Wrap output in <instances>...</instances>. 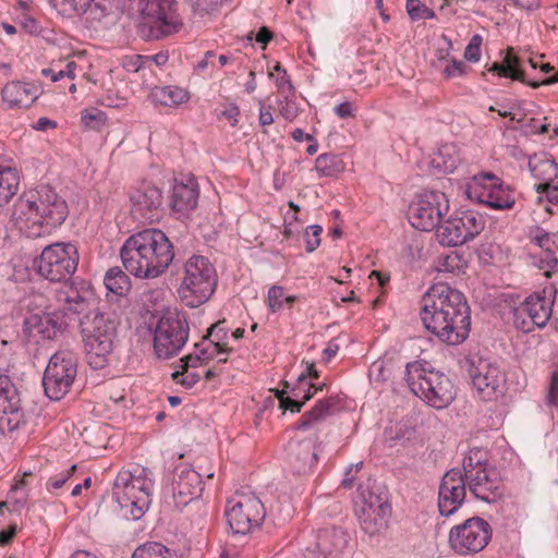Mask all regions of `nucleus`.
<instances>
[{"instance_id": "f257e3e1", "label": "nucleus", "mask_w": 558, "mask_h": 558, "mask_svg": "<svg viewBox=\"0 0 558 558\" xmlns=\"http://www.w3.org/2000/svg\"><path fill=\"white\" fill-rule=\"evenodd\" d=\"M425 329L447 345L463 343L471 331V310L462 292L449 284H433L421 299Z\"/></svg>"}, {"instance_id": "f03ea898", "label": "nucleus", "mask_w": 558, "mask_h": 558, "mask_svg": "<svg viewBox=\"0 0 558 558\" xmlns=\"http://www.w3.org/2000/svg\"><path fill=\"white\" fill-rule=\"evenodd\" d=\"M174 246L168 235L157 228H148L130 235L120 248L125 270L140 279H155L163 275L174 259Z\"/></svg>"}, {"instance_id": "7ed1b4c3", "label": "nucleus", "mask_w": 558, "mask_h": 558, "mask_svg": "<svg viewBox=\"0 0 558 558\" xmlns=\"http://www.w3.org/2000/svg\"><path fill=\"white\" fill-rule=\"evenodd\" d=\"M69 214L68 204L51 186L39 185L23 193L14 206V219L27 238L50 234Z\"/></svg>"}, {"instance_id": "20e7f679", "label": "nucleus", "mask_w": 558, "mask_h": 558, "mask_svg": "<svg viewBox=\"0 0 558 558\" xmlns=\"http://www.w3.org/2000/svg\"><path fill=\"white\" fill-rule=\"evenodd\" d=\"M462 472L470 493L478 500L494 504L505 493L499 472L489 464V452L475 447L470 449L462 461Z\"/></svg>"}, {"instance_id": "39448f33", "label": "nucleus", "mask_w": 558, "mask_h": 558, "mask_svg": "<svg viewBox=\"0 0 558 558\" xmlns=\"http://www.w3.org/2000/svg\"><path fill=\"white\" fill-rule=\"evenodd\" d=\"M81 335L88 365L102 369L109 364L117 340V323L95 312L80 318Z\"/></svg>"}, {"instance_id": "423d86ee", "label": "nucleus", "mask_w": 558, "mask_h": 558, "mask_svg": "<svg viewBox=\"0 0 558 558\" xmlns=\"http://www.w3.org/2000/svg\"><path fill=\"white\" fill-rule=\"evenodd\" d=\"M149 473L146 469H141L138 473L129 470L118 473L112 494L124 519L138 520L147 510L154 487Z\"/></svg>"}, {"instance_id": "0eeeda50", "label": "nucleus", "mask_w": 558, "mask_h": 558, "mask_svg": "<svg viewBox=\"0 0 558 558\" xmlns=\"http://www.w3.org/2000/svg\"><path fill=\"white\" fill-rule=\"evenodd\" d=\"M405 379L411 391L433 408L445 409L456 398V388L448 376L420 362L407 364Z\"/></svg>"}, {"instance_id": "6e6552de", "label": "nucleus", "mask_w": 558, "mask_h": 558, "mask_svg": "<svg viewBox=\"0 0 558 558\" xmlns=\"http://www.w3.org/2000/svg\"><path fill=\"white\" fill-rule=\"evenodd\" d=\"M216 286L217 272L208 258L193 255L185 262L178 292L186 306L195 308L207 302Z\"/></svg>"}, {"instance_id": "1a4fd4ad", "label": "nucleus", "mask_w": 558, "mask_h": 558, "mask_svg": "<svg viewBox=\"0 0 558 558\" xmlns=\"http://www.w3.org/2000/svg\"><path fill=\"white\" fill-rule=\"evenodd\" d=\"M190 335V325L185 314L177 310H167L159 317L155 329L153 345L158 359H170L185 345Z\"/></svg>"}, {"instance_id": "9d476101", "label": "nucleus", "mask_w": 558, "mask_h": 558, "mask_svg": "<svg viewBox=\"0 0 558 558\" xmlns=\"http://www.w3.org/2000/svg\"><path fill=\"white\" fill-rule=\"evenodd\" d=\"M78 252L74 244L58 242L46 246L34 260L38 275L51 282L66 281L76 271Z\"/></svg>"}, {"instance_id": "9b49d317", "label": "nucleus", "mask_w": 558, "mask_h": 558, "mask_svg": "<svg viewBox=\"0 0 558 558\" xmlns=\"http://www.w3.org/2000/svg\"><path fill=\"white\" fill-rule=\"evenodd\" d=\"M76 375V354L69 349L57 351L50 357L43 377L46 396L51 400H61L70 391Z\"/></svg>"}, {"instance_id": "f8f14e48", "label": "nucleus", "mask_w": 558, "mask_h": 558, "mask_svg": "<svg viewBox=\"0 0 558 558\" xmlns=\"http://www.w3.org/2000/svg\"><path fill=\"white\" fill-rule=\"evenodd\" d=\"M225 514L233 533L246 534L262 524L266 511L254 493H236L227 501Z\"/></svg>"}, {"instance_id": "ddd939ff", "label": "nucleus", "mask_w": 558, "mask_h": 558, "mask_svg": "<svg viewBox=\"0 0 558 558\" xmlns=\"http://www.w3.org/2000/svg\"><path fill=\"white\" fill-rule=\"evenodd\" d=\"M485 223L484 216L478 211L469 209L456 213L436 229V236L442 246H459L476 238Z\"/></svg>"}, {"instance_id": "4468645a", "label": "nucleus", "mask_w": 558, "mask_h": 558, "mask_svg": "<svg viewBox=\"0 0 558 558\" xmlns=\"http://www.w3.org/2000/svg\"><path fill=\"white\" fill-rule=\"evenodd\" d=\"M391 506L388 500L373 492H362L356 502L355 514L361 530L371 538L383 536L391 517Z\"/></svg>"}, {"instance_id": "2eb2a0df", "label": "nucleus", "mask_w": 558, "mask_h": 558, "mask_svg": "<svg viewBox=\"0 0 558 558\" xmlns=\"http://www.w3.org/2000/svg\"><path fill=\"white\" fill-rule=\"evenodd\" d=\"M130 10L147 19L155 37L168 36L179 32L182 26L175 13L173 0H129Z\"/></svg>"}, {"instance_id": "dca6fc26", "label": "nucleus", "mask_w": 558, "mask_h": 558, "mask_svg": "<svg viewBox=\"0 0 558 558\" xmlns=\"http://www.w3.org/2000/svg\"><path fill=\"white\" fill-rule=\"evenodd\" d=\"M490 537L489 523L480 517H472L451 527L449 545L458 555H474L488 545Z\"/></svg>"}, {"instance_id": "f3484780", "label": "nucleus", "mask_w": 558, "mask_h": 558, "mask_svg": "<svg viewBox=\"0 0 558 558\" xmlns=\"http://www.w3.org/2000/svg\"><path fill=\"white\" fill-rule=\"evenodd\" d=\"M448 210L449 201L445 193L425 191L410 205L408 218L415 229L428 232L440 226L439 222Z\"/></svg>"}, {"instance_id": "a211bd4d", "label": "nucleus", "mask_w": 558, "mask_h": 558, "mask_svg": "<svg viewBox=\"0 0 558 558\" xmlns=\"http://www.w3.org/2000/svg\"><path fill=\"white\" fill-rule=\"evenodd\" d=\"M468 195L498 210L511 209L515 204V196L510 186L490 173L475 177L474 182L468 187Z\"/></svg>"}, {"instance_id": "6ab92c4d", "label": "nucleus", "mask_w": 558, "mask_h": 558, "mask_svg": "<svg viewBox=\"0 0 558 558\" xmlns=\"http://www.w3.org/2000/svg\"><path fill=\"white\" fill-rule=\"evenodd\" d=\"M469 374L483 400H494L504 393L506 373L496 362L482 357L473 359Z\"/></svg>"}, {"instance_id": "aec40b11", "label": "nucleus", "mask_w": 558, "mask_h": 558, "mask_svg": "<svg viewBox=\"0 0 558 558\" xmlns=\"http://www.w3.org/2000/svg\"><path fill=\"white\" fill-rule=\"evenodd\" d=\"M25 424L19 389L10 376L0 374V433H13Z\"/></svg>"}, {"instance_id": "412c9836", "label": "nucleus", "mask_w": 558, "mask_h": 558, "mask_svg": "<svg viewBox=\"0 0 558 558\" xmlns=\"http://www.w3.org/2000/svg\"><path fill=\"white\" fill-rule=\"evenodd\" d=\"M57 311L62 313L70 322L88 315L93 303V290L89 284H64L56 291Z\"/></svg>"}, {"instance_id": "4be33fe9", "label": "nucleus", "mask_w": 558, "mask_h": 558, "mask_svg": "<svg viewBox=\"0 0 558 558\" xmlns=\"http://www.w3.org/2000/svg\"><path fill=\"white\" fill-rule=\"evenodd\" d=\"M466 487L462 470L453 468L445 473L438 489V509L442 517L453 514L462 506Z\"/></svg>"}, {"instance_id": "5701e85b", "label": "nucleus", "mask_w": 558, "mask_h": 558, "mask_svg": "<svg viewBox=\"0 0 558 558\" xmlns=\"http://www.w3.org/2000/svg\"><path fill=\"white\" fill-rule=\"evenodd\" d=\"M162 201L161 190L144 182L130 194L131 213L137 219L154 222L161 215Z\"/></svg>"}, {"instance_id": "b1692460", "label": "nucleus", "mask_w": 558, "mask_h": 558, "mask_svg": "<svg viewBox=\"0 0 558 558\" xmlns=\"http://www.w3.org/2000/svg\"><path fill=\"white\" fill-rule=\"evenodd\" d=\"M172 497L178 508L187 506L203 493L202 476L192 466L179 464L171 482Z\"/></svg>"}, {"instance_id": "393cba45", "label": "nucleus", "mask_w": 558, "mask_h": 558, "mask_svg": "<svg viewBox=\"0 0 558 558\" xmlns=\"http://www.w3.org/2000/svg\"><path fill=\"white\" fill-rule=\"evenodd\" d=\"M318 461V438H305L289 445V463L296 474L313 471Z\"/></svg>"}, {"instance_id": "a878e982", "label": "nucleus", "mask_w": 558, "mask_h": 558, "mask_svg": "<svg viewBox=\"0 0 558 558\" xmlns=\"http://www.w3.org/2000/svg\"><path fill=\"white\" fill-rule=\"evenodd\" d=\"M199 197L198 183L194 175L175 178L172 184L171 207L178 213H189L196 208Z\"/></svg>"}, {"instance_id": "bb28decb", "label": "nucleus", "mask_w": 558, "mask_h": 558, "mask_svg": "<svg viewBox=\"0 0 558 558\" xmlns=\"http://www.w3.org/2000/svg\"><path fill=\"white\" fill-rule=\"evenodd\" d=\"M317 547L323 555L330 558H341L352 549L348 532L340 527L320 530L317 535Z\"/></svg>"}, {"instance_id": "cd10ccee", "label": "nucleus", "mask_w": 558, "mask_h": 558, "mask_svg": "<svg viewBox=\"0 0 558 558\" xmlns=\"http://www.w3.org/2000/svg\"><path fill=\"white\" fill-rule=\"evenodd\" d=\"M322 389L323 386L315 387L306 380L305 374H300L296 385L291 389V396H287L286 390H277L276 396L279 399L280 408L294 413L300 412L303 404L308 401L316 391Z\"/></svg>"}, {"instance_id": "c85d7f7f", "label": "nucleus", "mask_w": 558, "mask_h": 558, "mask_svg": "<svg viewBox=\"0 0 558 558\" xmlns=\"http://www.w3.org/2000/svg\"><path fill=\"white\" fill-rule=\"evenodd\" d=\"M2 99L10 108H28L39 96L37 86L12 81L2 88Z\"/></svg>"}, {"instance_id": "c756f323", "label": "nucleus", "mask_w": 558, "mask_h": 558, "mask_svg": "<svg viewBox=\"0 0 558 558\" xmlns=\"http://www.w3.org/2000/svg\"><path fill=\"white\" fill-rule=\"evenodd\" d=\"M35 326L37 332L48 340H54L62 336L71 323L62 313L54 310L52 312H46L39 316H35Z\"/></svg>"}, {"instance_id": "7c9ffc66", "label": "nucleus", "mask_w": 558, "mask_h": 558, "mask_svg": "<svg viewBox=\"0 0 558 558\" xmlns=\"http://www.w3.org/2000/svg\"><path fill=\"white\" fill-rule=\"evenodd\" d=\"M529 170L539 183H551L558 177V166L547 153L541 151L529 157Z\"/></svg>"}, {"instance_id": "2f4dec72", "label": "nucleus", "mask_w": 558, "mask_h": 558, "mask_svg": "<svg viewBox=\"0 0 558 558\" xmlns=\"http://www.w3.org/2000/svg\"><path fill=\"white\" fill-rule=\"evenodd\" d=\"M104 0H49L50 4L63 16H78L99 10L105 12Z\"/></svg>"}, {"instance_id": "473e14b6", "label": "nucleus", "mask_w": 558, "mask_h": 558, "mask_svg": "<svg viewBox=\"0 0 558 558\" xmlns=\"http://www.w3.org/2000/svg\"><path fill=\"white\" fill-rule=\"evenodd\" d=\"M336 403L337 400L335 397L318 400L310 411L301 416L296 429L307 430L316 427L330 415L331 408L336 405Z\"/></svg>"}, {"instance_id": "72a5a7b5", "label": "nucleus", "mask_w": 558, "mask_h": 558, "mask_svg": "<svg viewBox=\"0 0 558 558\" xmlns=\"http://www.w3.org/2000/svg\"><path fill=\"white\" fill-rule=\"evenodd\" d=\"M521 304L530 312L533 320L536 322L537 328H543L547 325L553 313V300L534 294L527 296Z\"/></svg>"}, {"instance_id": "f704fd0d", "label": "nucleus", "mask_w": 558, "mask_h": 558, "mask_svg": "<svg viewBox=\"0 0 558 558\" xmlns=\"http://www.w3.org/2000/svg\"><path fill=\"white\" fill-rule=\"evenodd\" d=\"M20 187V174L16 168L0 159V207L5 206L16 195Z\"/></svg>"}, {"instance_id": "c9c22d12", "label": "nucleus", "mask_w": 558, "mask_h": 558, "mask_svg": "<svg viewBox=\"0 0 558 558\" xmlns=\"http://www.w3.org/2000/svg\"><path fill=\"white\" fill-rule=\"evenodd\" d=\"M489 72L497 73L501 77H510L527 84L524 78V72L520 69V60L518 57L508 53L504 63H493L488 69Z\"/></svg>"}, {"instance_id": "e433bc0d", "label": "nucleus", "mask_w": 558, "mask_h": 558, "mask_svg": "<svg viewBox=\"0 0 558 558\" xmlns=\"http://www.w3.org/2000/svg\"><path fill=\"white\" fill-rule=\"evenodd\" d=\"M153 95L158 102L168 107L179 106L186 102L190 98L186 89L172 85L157 87Z\"/></svg>"}, {"instance_id": "4c0bfd02", "label": "nucleus", "mask_w": 558, "mask_h": 558, "mask_svg": "<svg viewBox=\"0 0 558 558\" xmlns=\"http://www.w3.org/2000/svg\"><path fill=\"white\" fill-rule=\"evenodd\" d=\"M104 283L109 292L118 296L126 294L131 286L129 276L119 267H112L106 272Z\"/></svg>"}, {"instance_id": "58836bf2", "label": "nucleus", "mask_w": 558, "mask_h": 558, "mask_svg": "<svg viewBox=\"0 0 558 558\" xmlns=\"http://www.w3.org/2000/svg\"><path fill=\"white\" fill-rule=\"evenodd\" d=\"M344 168L342 158L336 154H322L315 160V169L319 177H336Z\"/></svg>"}, {"instance_id": "ea45409f", "label": "nucleus", "mask_w": 558, "mask_h": 558, "mask_svg": "<svg viewBox=\"0 0 558 558\" xmlns=\"http://www.w3.org/2000/svg\"><path fill=\"white\" fill-rule=\"evenodd\" d=\"M459 160L460 158L454 145L445 144L438 148L432 163L445 172H452L457 168Z\"/></svg>"}, {"instance_id": "a19ab883", "label": "nucleus", "mask_w": 558, "mask_h": 558, "mask_svg": "<svg viewBox=\"0 0 558 558\" xmlns=\"http://www.w3.org/2000/svg\"><path fill=\"white\" fill-rule=\"evenodd\" d=\"M132 558H178V555L161 543L148 542L140 545L133 551Z\"/></svg>"}, {"instance_id": "79ce46f5", "label": "nucleus", "mask_w": 558, "mask_h": 558, "mask_svg": "<svg viewBox=\"0 0 558 558\" xmlns=\"http://www.w3.org/2000/svg\"><path fill=\"white\" fill-rule=\"evenodd\" d=\"M195 349L203 355V361H210L221 354H229L232 352L231 348L225 347L220 343L216 345L215 341L207 338H203L202 341L196 343Z\"/></svg>"}, {"instance_id": "37998d69", "label": "nucleus", "mask_w": 558, "mask_h": 558, "mask_svg": "<svg viewBox=\"0 0 558 558\" xmlns=\"http://www.w3.org/2000/svg\"><path fill=\"white\" fill-rule=\"evenodd\" d=\"M513 324L517 329L525 333L531 332L537 328L536 322L533 320L530 312H527V310L522 304H519L513 310Z\"/></svg>"}, {"instance_id": "c03bdc74", "label": "nucleus", "mask_w": 558, "mask_h": 558, "mask_svg": "<svg viewBox=\"0 0 558 558\" xmlns=\"http://www.w3.org/2000/svg\"><path fill=\"white\" fill-rule=\"evenodd\" d=\"M405 8L413 21L432 20L436 16L435 12L422 3L421 0H407Z\"/></svg>"}, {"instance_id": "a18cd8bd", "label": "nucleus", "mask_w": 558, "mask_h": 558, "mask_svg": "<svg viewBox=\"0 0 558 558\" xmlns=\"http://www.w3.org/2000/svg\"><path fill=\"white\" fill-rule=\"evenodd\" d=\"M274 72L279 73V75L276 77V85H277L278 92L281 95H287V94L294 95L295 88H294L287 71L284 69H282L280 63H277L274 66V71L269 73V77H274Z\"/></svg>"}, {"instance_id": "49530a36", "label": "nucleus", "mask_w": 558, "mask_h": 558, "mask_svg": "<svg viewBox=\"0 0 558 558\" xmlns=\"http://www.w3.org/2000/svg\"><path fill=\"white\" fill-rule=\"evenodd\" d=\"M82 123L89 129H100L107 122V116L104 111L94 109L93 111L84 110L81 113Z\"/></svg>"}, {"instance_id": "de8ad7c7", "label": "nucleus", "mask_w": 558, "mask_h": 558, "mask_svg": "<svg viewBox=\"0 0 558 558\" xmlns=\"http://www.w3.org/2000/svg\"><path fill=\"white\" fill-rule=\"evenodd\" d=\"M228 332L229 329L226 326V320H219L208 328L207 335L204 338L215 341L216 345L220 343L228 347Z\"/></svg>"}, {"instance_id": "09e8293b", "label": "nucleus", "mask_w": 558, "mask_h": 558, "mask_svg": "<svg viewBox=\"0 0 558 558\" xmlns=\"http://www.w3.org/2000/svg\"><path fill=\"white\" fill-rule=\"evenodd\" d=\"M323 228L319 225L308 226L304 231L305 250L313 253L320 244Z\"/></svg>"}, {"instance_id": "8fccbe9b", "label": "nucleus", "mask_w": 558, "mask_h": 558, "mask_svg": "<svg viewBox=\"0 0 558 558\" xmlns=\"http://www.w3.org/2000/svg\"><path fill=\"white\" fill-rule=\"evenodd\" d=\"M293 96L291 94L283 95V99L278 104L279 112L287 121H293L299 114L298 105L292 99Z\"/></svg>"}, {"instance_id": "3c124183", "label": "nucleus", "mask_w": 558, "mask_h": 558, "mask_svg": "<svg viewBox=\"0 0 558 558\" xmlns=\"http://www.w3.org/2000/svg\"><path fill=\"white\" fill-rule=\"evenodd\" d=\"M268 307L270 312L276 313L280 311L284 303V290L281 286H271L267 295Z\"/></svg>"}, {"instance_id": "603ef678", "label": "nucleus", "mask_w": 558, "mask_h": 558, "mask_svg": "<svg viewBox=\"0 0 558 558\" xmlns=\"http://www.w3.org/2000/svg\"><path fill=\"white\" fill-rule=\"evenodd\" d=\"M555 247L543 250L539 257L538 267L544 270L545 275L558 268V258L555 255Z\"/></svg>"}, {"instance_id": "864d4df0", "label": "nucleus", "mask_w": 558, "mask_h": 558, "mask_svg": "<svg viewBox=\"0 0 558 558\" xmlns=\"http://www.w3.org/2000/svg\"><path fill=\"white\" fill-rule=\"evenodd\" d=\"M172 378L177 384L182 385L186 389L194 387V385L199 380V376L196 373H189L187 369L183 371V368H181V371L173 372Z\"/></svg>"}, {"instance_id": "5fc2aeb1", "label": "nucleus", "mask_w": 558, "mask_h": 558, "mask_svg": "<svg viewBox=\"0 0 558 558\" xmlns=\"http://www.w3.org/2000/svg\"><path fill=\"white\" fill-rule=\"evenodd\" d=\"M481 45L482 37L477 34L472 36L464 50V58L470 62H477L481 58Z\"/></svg>"}, {"instance_id": "6e6d98bb", "label": "nucleus", "mask_w": 558, "mask_h": 558, "mask_svg": "<svg viewBox=\"0 0 558 558\" xmlns=\"http://www.w3.org/2000/svg\"><path fill=\"white\" fill-rule=\"evenodd\" d=\"M122 68L131 73L138 72L142 68L146 66V62L144 56L141 54H131L124 56L121 59Z\"/></svg>"}, {"instance_id": "4d7b16f0", "label": "nucleus", "mask_w": 558, "mask_h": 558, "mask_svg": "<svg viewBox=\"0 0 558 558\" xmlns=\"http://www.w3.org/2000/svg\"><path fill=\"white\" fill-rule=\"evenodd\" d=\"M75 470H76V465L73 464L66 471H64L56 476L50 477L46 485L47 489L52 490V489L61 488L66 483V481L74 474Z\"/></svg>"}, {"instance_id": "13d9d810", "label": "nucleus", "mask_w": 558, "mask_h": 558, "mask_svg": "<svg viewBox=\"0 0 558 558\" xmlns=\"http://www.w3.org/2000/svg\"><path fill=\"white\" fill-rule=\"evenodd\" d=\"M465 69H466V66H465L464 62L453 59L450 63H448L445 66L442 73L446 78H453V77H459V76L464 75Z\"/></svg>"}, {"instance_id": "bf43d9fd", "label": "nucleus", "mask_w": 558, "mask_h": 558, "mask_svg": "<svg viewBox=\"0 0 558 558\" xmlns=\"http://www.w3.org/2000/svg\"><path fill=\"white\" fill-rule=\"evenodd\" d=\"M547 403L558 408V372H553L550 375Z\"/></svg>"}, {"instance_id": "052dcab7", "label": "nucleus", "mask_w": 558, "mask_h": 558, "mask_svg": "<svg viewBox=\"0 0 558 558\" xmlns=\"http://www.w3.org/2000/svg\"><path fill=\"white\" fill-rule=\"evenodd\" d=\"M534 242L543 250L558 247V240L546 231H539L534 236Z\"/></svg>"}, {"instance_id": "680f3d73", "label": "nucleus", "mask_w": 558, "mask_h": 558, "mask_svg": "<svg viewBox=\"0 0 558 558\" xmlns=\"http://www.w3.org/2000/svg\"><path fill=\"white\" fill-rule=\"evenodd\" d=\"M535 189L537 193L545 194L550 203L558 204V186L551 183H538Z\"/></svg>"}, {"instance_id": "e2e57ef3", "label": "nucleus", "mask_w": 558, "mask_h": 558, "mask_svg": "<svg viewBox=\"0 0 558 558\" xmlns=\"http://www.w3.org/2000/svg\"><path fill=\"white\" fill-rule=\"evenodd\" d=\"M240 114V109L235 104H229L225 107V109L218 114V118L226 119L230 121L232 126H235L238 123V117Z\"/></svg>"}, {"instance_id": "0e129e2a", "label": "nucleus", "mask_w": 558, "mask_h": 558, "mask_svg": "<svg viewBox=\"0 0 558 558\" xmlns=\"http://www.w3.org/2000/svg\"><path fill=\"white\" fill-rule=\"evenodd\" d=\"M514 8L527 12L537 10L541 7V0H508Z\"/></svg>"}, {"instance_id": "69168bd1", "label": "nucleus", "mask_w": 558, "mask_h": 558, "mask_svg": "<svg viewBox=\"0 0 558 558\" xmlns=\"http://www.w3.org/2000/svg\"><path fill=\"white\" fill-rule=\"evenodd\" d=\"M199 362H203V355L199 352L196 355L189 354L180 359L183 371H186L189 367H196Z\"/></svg>"}, {"instance_id": "338daca9", "label": "nucleus", "mask_w": 558, "mask_h": 558, "mask_svg": "<svg viewBox=\"0 0 558 558\" xmlns=\"http://www.w3.org/2000/svg\"><path fill=\"white\" fill-rule=\"evenodd\" d=\"M146 65L150 63H155L158 66H162L168 62L169 54L166 51H160L154 56H144Z\"/></svg>"}, {"instance_id": "774afa93", "label": "nucleus", "mask_w": 558, "mask_h": 558, "mask_svg": "<svg viewBox=\"0 0 558 558\" xmlns=\"http://www.w3.org/2000/svg\"><path fill=\"white\" fill-rule=\"evenodd\" d=\"M335 113L341 118L347 119L349 117H353V107L349 101L341 102L335 108Z\"/></svg>"}]
</instances>
